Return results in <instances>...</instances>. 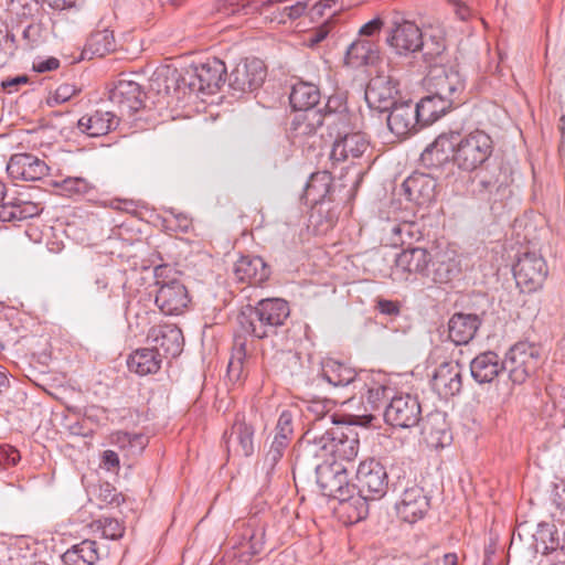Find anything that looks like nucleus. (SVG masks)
<instances>
[{"label":"nucleus","mask_w":565,"mask_h":565,"mask_svg":"<svg viewBox=\"0 0 565 565\" xmlns=\"http://www.w3.org/2000/svg\"><path fill=\"white\" fill-rule=\"evenodd\" d=\"M109 99L128 115H132L143 106V94L140 85L126 77H119L109 90Z\"/></svg>","instance_id":"obj_15"},{"label":"nucleus","mask_w":565,"mask_h":565,"mask_svg":"<svg viewBox=\"0 0 565 565\" xmlns=\"http://www.w3.org/2000/svg\"><path fill=\"white\" fill-rule=\"evenodd\" d=\"M148 340L153 343L152 349L161 353V355L177 356L182 351V332L173 324L156 326L151 328Z\"/></svg>","instance_id":"obj_20"},{"label":"nucleus","mask_w":565,"mask_h":565,"mask_svg":"<svg viewBox=\"0 0 565 565\" xmlns=\"http://www.w3.org/2000/svg\"><path fill=\"white\" fill-rule=\"evenodd\" d=\"M322 376L333 386H342L353 384L358 376L355 371L350 366L328 359L322 364Z\"/></svg>","instance_id":"obj_37"},{"label":"nucleus","mask_w":565,"mask_h":565,"mask_svg":"<svg viewBox=\"0 0 565 565\" xmlns=\"http://www.w3.org/2000/svg\"><path fill=\"white\" fill-rule=\"evenodd\" d=\"M243 363L241 358L231 359L227 366L228 379L233 382H238L243 379Z\"/></svg>","instance_id":"obj_52"},{"label":"nucleus","mask_w":565,"mask_h":565,"mask_svg":"<svg viewBox=\"0 0 565 565\" xmlns=\"http://www.w3.org/2000/svg\"><path fill=\"white\" fill-rule=\"evenodd\" d=\"M253 309L275 331L289 316V306L284 299H263Z\"/></svg>","instance_id":"obj_32"},{"label":"nucleus","mask_w":565,"mask_h":565,"mask_svg":"<svg viewBox=\"0 0 565 565\" xmlns=\"http://www.w3.org/2000/svg\"><path fill=\"white\" fill-rule=\"evenodd\" d=\"M422 407L418 399L409 394L394 396L384 412L385 422L394 427L411 428L418 424Z\"/></svg>","instance_id":"obj_8"},{"label":"nucleus","mask_w":565,"mask_h":565,"mask_svg":"<svg viewBox=\"0 0 565 565\" xmlns=\"http://www.w3.org/2000/svg\"><path fill=\"white\" fill-rule=\"evenodd\" d=\"M281 1L282 0H268L266 2H263L260 7V13L264 14L268 9L276 7Z\"/></svg>","instance_id":"obj_64"},{"label":"nucleus","mask_w":565,"mask_h":565,"mask_svg":"<svg viewBox=\"0 0 565 565\" xmlns=\"http://www.w3.org/2000/svg\"><path fill=\"white\" fill-rule=\"evenodd\" d=\"M429 509V499L424 489L418 486H412L403 492L401 500L396 504L398 516L408 523H415L422 520Z\"/></svg>","instance_id":"obj_16"},{"label":"nucleus","mask_w":565,"mask_h":565,"mask_svg":"<svg viewBox=\"0 0 565 565\" xmlns=\"http://www.w3.org/2000/svg\"><path fill=\"white\" fill-rule=\"evenodd\" d=\"M423 437L431 448H443L451 440L446 417L443 414L429 415L423 424Z\"/></svg>","instance_id":"obj_28"},{"label":"nucleus","mask_w":565,"mask_h":565,"mask_svg":"<svg viewBox=\"0 0 565 565\" xmlns=\"http://www.w3.org/2000/svg\"><path fill=\"white\" fill-rule=\"evenodd\" d=\"M317 483L323 495L334 501L353 491L349 486L345 468L337 461L317 468Z\"/></svg>","instance_id":"obj_12"},{"label":"nucleus","mask_w":565,"mask_h":565,"mask_svg":"<svg viewBox=\"0 0 565 565\" xmlns=\"http://www.w3.org/2000/svg\"><path fill=\"white\" fill-rule=\"evenodd\" d=\"M235 278L250 286L265 282L270 276V269L260 257L242 256L233 268Z\"/></svg>","instance_id":"obj_23"},{"label":"nucleus","mask_w":565,"mask_h":565,"mask_svg":"<svg viewBox=\"0 0 565 565\" xmlns=\"http://www.w3.org/2000/svg\"><path fill=\"white\" fill-rule=\"evenodd\" d=\"M470 370L478 383H490L504 370V365L497 353L484 352L471 361Z\"/></svg>","instance_id":"obj_27"},{"label":"nucleus","mask_w":565,"mask_h":565,"mask_svg":"<svg viewBox=\"0 0 565 565\" xmlns=\"http://www.w3.org/2000/svg\"><path fill=\"white\" fill-rule=\"evenodd\" d=\"M431 269H428L427 276L435 284H448L460 271V262L455 249L446 248L436 252L430 263Z\"/></svg>","instance_id":"obj_19"},{"label":"nucleus","mask_w":565,"mask_h":565,"mask_svg":"<svg viewBox=\"0 0 565 565\" xmlns=\"http://www.w3.org/2000/svg\"><path fill=\"white\" fill-rule=\"evenodd\" d=\"M552 503L565 521V483L556 484L552 493Z\"/></svg>","instance_id":"obj_50"},{"label":"nucleus","mask_w":565,"mask_h":565,"mask_svg":"<svg viewBox=\"0 0 565 565\" xmlns=\"http://www.w3.org/2000/svg\"><path fill=\"white\" fill-rule=\"evenodd\" d=\"M377 309L384 315H397L399 312V306L397 302L386 299L377 300Z\"/></svg>","instance_id":"obj_54"},{"label":"nucleus","mask_w":565,"mask_h":565,"mask_svg":"<svg viewBox=\"0 0 565 565\" xmlns=\"http://www.w3.org/2000/svg\"><path fill=\"white\" fill-rule=\"evenodd\" d=\"M452 103L440 97L431 92L430 95L420 99L415 106L417 115L422 125H430L446 114L451 107Z\"/></svg>","instance_id":"obj_31"},{"label":"nucleus","mask_w":565,"mask_h":565,"mask_svg":"<svg viewBox=\"0 0 565 565\" xmlns=\"http://www.w3.org/2000/svg\"><path fill=\"white\" fill-rule=\"evenodd\" d=\"M238 323L243 331L257 339H263L274 333V330L250 306L241 312Z\"/></svg>","instance_id":"obj_38"},{"label":"nucleus","mask_w":565,"mask_h":565,"mask_svg":"<svg viewBox=\"0 0 565 565\" xmlns=\"http://www.w3.org/2000/svg\"><path fill=\"white\" fill-rule=\"evenodd\" d=\"M253 428L246 423H235L227 438V447L236 455L248 457L254 451Z\"/></svg>","instance_id":"obj_34"},{"label":"nucleus","mask_w":565,"mask_h":565,"mask_svg":"<svg viewBox=\"0 0 565 565\" xmlns=\"http://www.w3.org/2000/svg\"><path fill=\"white\" fill-rule=\"evenodd\" d=\"M58 66H60L58 60L55 57H50L46 61L39 62L34 66V68L40 73H44V72L56 70Z\"/></svg>","instance_id":"obj_58"},{"label":"nucleus","mask_w":565,"mask_h":565,"mask_svg":"<svg viewBox=\"0 0 565 565\" xmlns=\"http://www.w3.org/2000/svg\"><path fill=\"white\" fill-rule=\"evenodd\" d=\"M354 388L360 392L362 397L365 396L366 402L374 409L386 397L388 391L387 379L382 373H362L354 381Z\"/></svg>","instance_id":"obj_25"},{"label":"nucleus","mask_w":565,"mask_h":565,"mask_svg":"<svg viewBox=\"0 0 565 565\" xmlns=\"http://www.w3.org/2000/svg\"><path fill=\"white\" fill-rule=\"evenodd\" d=\"M369 148L370 141L364 132L343 125L333 142L331 158L335 161L355 160Z\"/></svg>","instance_id":"obj_10"},{"label":"nucleus","mask_w":565,"mask_h":565,"mask_svg":"<svg viewBox=\"0 0 565 565\" xmlns=\"http://www.w3.org/2000/svg\"><path fill=\"white\" fill-rule=\"evenodd\" d=\"M328 443L323 445V449L328 450L338 460H353L358 452L360 441L358 435L351 428H337L332 430Z\"/></svg>","instance_id":"obj_18"},{"label":"nucleus","mask_w":565,"mask_h":565,"mask_svg":"<svg viewBox=\"0 0 565 565\" xmlns=\"http://www.w3.org/2000/svg\"><path fill=\"white\" fill-rule=\"evenodd\" d=\"M28 83V77L26 76H17L14 78H11V79H7L4 82H2V87L4 89L8 90V93H13L15 90H18V87L20 85H23V84H26Z\"/></svg>","instance_id":"obj_57"},{"label":"nucleus","mask_w":565,"mask_h":565,"mask_svg":"<svg viewBox=\"0 0 565 565\" xmlns=\"http://www.w3.org/2000/svg\"><path fill=\"white\" fill-rule=\"evenodd\" d=\"M540 362V350L529 342L515 343L505 354L504 370L515 384L524 383L535 371Z\"/></svg>","instance_id":"obj_2"},{"label":"nucleus","mask_w":565,"mask_h":565,"mask_svg":"<svg viewBox=\"0 0 565 565\" xmlns=\"http://www.w3.org/2000/svg\"><path fill=\"white\" fill-rule=\"evenodd\" d=\"M156 305L168 316L182 315L189 307L191 299L184 284L179 279L158 282Z\"/></svg>","instance_id":"obj_9"},{"label":"nucleus","mask_w":565,"mask_h":565,"mask_svg":"<svg viewBox=\"0 0 565 565\" xmlns=\"http://www.w3.org/2000/svg\"><path fill=\"white\" fill-rule=\"evenodd\" d=\"M225 64L216 58H207L192 67L189 86L192 90L203 94L216 93L224 82Z\"/></svg>","instance_id":"obj_6"},{"label":"nucleus","mask_w":565,"mask_h":565,"mask_svg":"<svg viewBox=\"0 0 565 565\" xmlns=\"http://www.w3.org/2000/svg\"><path fill=\"white\" fill-rule=\"evenodd\" d=\"M8 173L14 180L35 181L47 173L44 161L30 153H17L11 157L7 166Z\"/></svg>","instance_id":"obj_17"},{"label":"nucleus","mask_w":565,"mask_h":565,"mask_svg":"<svg viewBox=\"0 0 565 565\" xmlns=\"http://www.w3.org/2000/svg\"><path fill=\"white\" fill-rule=\"evenodd\" d=\"M92 527L102 532V536L109 540H118L125 533V526L116 519L103 518L95 521Z\"/></svg>","instance_id":"obj_44"},{"label":"nucleus","mask_w":565,"mask_h":565,"mask_svg":"<svg viewBox=\"0 0 565 565\" xmlns=\"http://www.w3.org/2000/svg\"><path fill=\"white\" fill-rule=\"evenodd\" d=\"M10 559V551L7 540L0 535V565H4Z\"/></svg>","instance_id":"obj_60"},{"label":"nucleus","mask_w":565,"mask_h":565,"mask_svg":"<svg viewBox=\"0 0 565 565\" xmlns=\"http://www.w3.org/2000/svg\"><path fill=\"white\" fill-rule=\"evenodd\" d=\"M418 124L422 122L415 106L411 102L394 105L387 117L390 130L401 138L415 131Z\"/></svg>","instance_id":"obj_24"},{"label":"nucleus","mask_w":565,"mask_h":565,"mask_svg":"<svg viewBox=\"0 0 565 565\" xmlns=\"http://www.w3.org/2000/svg\"><path fill=\"white\" fill-rule=\"evenodd\" d=\"M72 88L68 85L60 86L56 89V96L61 98L63 102L67 100L71 97Z\"/></svg>","instance_id":"obj_61"},{"label":"nucleus","mask_w":565,"mask_h":565,"mask_svg":"<svg viewBox=\"0 0 565 565\" xmlns=\"http://www.w3.org/2000/svg\"><path fill=\"white\" fill-rule=\"evenodd\" d=\"M49 2L56 9H64L65 7H70L74 0H49Z\"/></svg>","instance_id":"obj_62"},{"label":"nucleus","mask_w":565,"mask_h":565,"mask_svg":"<svg viewBox=\"0 0 565 565\" xmlns=\"http://www.w3.org/2000/svg\"><path fill=\"white\" fill-rule=\"evenodd\" d=\"M355 482L360 493L372 500L380 499L387 489V473L380 461L369 458L360 462Z\"/></svg>","instance_id":"obj_4"},{"label":"nucleus","mask_w":565,"mask_h":565,"mask_svg":"<svg viewBox=\"0 0 565 565\" xmlns=\"http://www.w3.org/2000/svg\"><path fill=\"white\" fill-rule=\"evenodd\" d=\"M398 83L386 76H377L370 81L365 89V100L370 108L379 111L388 110L395 104Z\"/></svg>","instance_id":"obj_14"},{"label":"nucleus","mask_w":565,"mask_h":565,"mask_svg":"<svg viewBox=\"0 0 565 565\" xmlns=\"http://www.w3.org/2000/svg\"><path fill=\"white\" fill-rule=\"evenodd\" d=\"M21 199L0 203V220L2 222L22 221Z\"/></svg>","instance_id":"obj_46"},{"label":"nucleus","mask_w":565,"mask_h":565,"mask_svg":"<svg viewBox=\"0 0 565 565\" xmlns=\"http://www.w3.org/2000/svg\"><path fill=\"white\" fill-rule=\"evenodd\" d=\"M382 25H383V22L381 19H379V18L373 19L370 22L365 23L360 29V34L371 36L373 34H375L376 32H379L381 30Z\"/></svg>","instance_id":"obj_55"},{"label":"nucleus","mask_w":565,"mask_h":565,"mask_svg":"<svg viewBox=\"0 0 565 565\" xmlns=\"http://www.w3.org/2000/svg\"><path fill=\"white\" fill-rule=\"evenodd\" d=\"M108 439L111 445L118 447L126 456L140 454L147 445V438L140 434L130 435L124 431H116L110 434Z\"/></svg>","instance_id":"obj_40"},{"label":"nucleus","mask_w":565,"mask_h":565,"mask_svg":"<svg viewBox=\"0 0 565 565\" xmlns=\"http://www.w3.org/2000/svg\"><path fill=\"white\" fill-rule=\"evenodd\" d=\"M376 57L374 43L369 40H356L347 51V63L351 66L369 64Z\"/></svg>","instance_id":"obj_41"},{"label":"nucleus","mask_w":565,"mask_h":565,"mask_svg":"<svg viewBox=\"0 0 565 565\" xmlns=\"http://www.w3.org/2000/svg\"><path fill=\"white\" fill-rule=\"evenodd\" d=\"M20 460V452L9 445L0 446V465L14 466Z\"/></svg>","instance_id":"obj_51"},{"label":"nucleus","mask_w":565,"mask_h":565,"mask_svg":"<svg viewBox=\"0 0 565 565\" xmlns=\"http://www.w3.org/2000/svg\"><path fill=\"white\" fill-rule=\"evenodd\" d=\"M98 559L96 542L84 540L67 550L63 555L65 565H94Z\"/></svg>","instance_id":"obj_36"},{"label":"nucleus","mask_w":565,"mask_h":565,"mask_svg":"<svg viewBox=\"0 0 565 565\" xmlns=\"http://www.w3.org/2000/svg\"><path fill=\"white\" fill-rule=\"evenodd\" d=\"M319 99L318 88L303 82L294 85L290 94V104L298 111L316 110L315 106L319 103Z\"/></svg>","instance_id":"obj_35"},{"label":"nucleus","mask_w":565,"mask_h":565,"mask_svg":"<svg viewBox=\"0 0 565 565\" xmlns=\"http://www.w3.org/2000/svg\"><path fill=\"white\" fill-rule=\"evenodd\" d=\"M479 324L475 315L456 313L448 323L449 338L457 345L467 344L475 337Z\"/></svg>","instance_id":"obj_29"},{"label":"nucleus","mask_w":565,"mask_h":565,"mask_svg":"<svg viewBox=\"0 0 565 565\" xmlns=\"http://www.w3.org/2000/svg\"><path fill=\"white\" fill-rule=\"evenodd\" d=\"M493 141L490 135L476 129L468 134L447 131L440 134L422 153V160L430 167L452 163L459 171L471 173L479 170L491 157Z\"/></svg>","instance_id":"obj_1"},{"label":"nucleus","mask_w":565,"mask_h":565,"mask_svg":"<svg viewBox=\"0 0 565 565\" xmlns=\"http://www.w3.org/2000/svg\"><path fill=\"white\" fill-rule=\"evenodd\" d=\"M55 186L60 188L64 194L73 195V194H84L87 193L92 185L84 178H66L61 182H56Z\"/></svg>","instance_id":"obj_45"},{"label":"nucleus","mask_w":565,"mask_h":565,"mask_svg":"<svg viewBox=\"0 0 565 565\" xmlns=\"http://www.w3.org/2000/svg\"><path fill=\"white\" fill-rule=\"evenodd\" d=\"M102 465L107 470H118L120 466L118 454L114 450H105L102 455Z\"/></svg>","instance_id":"obj_53"},{"label":"nucleus","mask_w":565,"mask_h":565,"mask_svg":"<svg viewBox=\"0 0 565 565\" xmlns=\"http://www.w3.org/2000/svg\"><path fill=\"white\" fill-rule=\"evenodd\" d=\"M433 255L426 248H405L397 254L390 276L398 282L408 281L412 275L427 276Z\"/></svg>","instance_id":"obj_3"},{"label":"nucleus","mask_w":565,"mask_h":565,"mask_svg":"<svg viewBox=\"0 0 565 565\" xmlns=\"http://www.w3.org/2000/svg\"><path fill=\"white\" fill-rule=\"evenodd\" d=\"M115 36L108 29L95 31L85 45V53L90 56H104L115 50Z\"/></svg>","instance_id":"obj_39"},{"label":"nucleus","mask_w":565,"mask_h":565,"mask_svg":"<svg viewBox=\"0 0 565 565\" xmlns=\"http://www.w3.org/2000/svg\"><path fill=\"white\" fill-rule=\"evenodd\" d=\"M117 125L118 118L110 111L97 110L82 116L78 120V129L89 137L105 136Z\"/></svg>","instance_id":"obj_26"},{"label":"nucleus","mask_w":565,"mask_h":565,"mask_svg":"<svg viewBox=\"0 0 565 565\" xmlns=\"http://www.w3.org/2000/svg\"><path fill=\"white\" fill-rule=\"evenodd\" d=\"M306 6L302 3H297L290 7H285L281 12H279L277 15L271 17L270 21H277L278 23H285L286 17L289 19H297L301 17L305 12Z\"/></svg>","instance_id":"obj_49"},{"label":"nucleus","mask_w":565,"mask_h":565,"mask_svg":"<svg viewBox=\"0 0 565 565\" xmlns=\"http://www.w3.org/2000/svg\"><path fill=\"white\" fill-rule=\"evenodd\" d=\"M454 10L461 20H466L470 17V9L460 1H452Z\"/></svg>","instance_id":"obj_59"},{"label":"nucleus","mask_w":565,"mask_h":565,"mask_svg":"<svg viewBox=\"0 0 565 565\" xmlns=\"http://www.w3.org/2000/svg\"><path fill=\"white\" fill-rule=\"evenodd\" d=\"M513 275L522 292H534L542 287L546 278V263L535 254H525L514 265Z\"/></svg>","instance_id":"obj_5"},{"label":"nucleus","mask_w":565,"mask_h":565,"mask_svg":"<svg viewBox=\"0 0 565 565\" xmlns=\"http://www.w3.org/2000/svg\"><path fill=\"white\" fill-rule=\"evenodd\" d=\"M266 77V68L258 58H245L237 63L230 74V86L237 92H253L262 86Z\"/></svg>","instance_id":"obj_11"},{"label":"nucleus","mask_w":565,"mask_h":565,"mask_svg":"<svg viewBox=\"0 0 565 565\" xmlns=\"http://www.w3.org/2000/svg\"><path fill=\"white\" fill-rule=\"evenodd\" d=\"M22 209V220L33 217L40 213V207L38 204L29 201H21Z\"/></svg>","instance_id":"obj_56"},{"label":"nucleus","mask_w":565,"mask_h":565,"mask_svg":"<svg viewBox=\"0 0 565 565\" xmlns=\"http://www.w3.org/2000/svg\"><path fill=\"white\" fill-rule=\"evenodd\" d=\"M321 125V116L317 110L300 111L292 121V129L297 136L313 134Z\"/></svg>","instance_id":"obj_43"},{"label":"nucleus","mask_w":565,"mask_h":565,"mask_svg":"<svg viewBox=\"0 0 565 565\" xmlns=\"http://www.w3.org/2000/svg\"><path fill=\"white\" fill-rule=\"evenodd\" d=\"M427 85L431 92L455 104L463 90L465 84L459 72L443 65H433L427 75Z\"/></svg>","instance_id":"obj_7"},{"label":"nucleus","mask_w":565,"mask_h":565,"mask_svg":"<svg viewBox=\"0 0 565 565\" xmlns=\"http://www.w3.org/2000/svg\"><path fill=\"white\" fill-rule=\"evenodd\" d=\"M387 42L397 54L407 55L423 47V32L414 22L403 21L394 25Z\"/></svg>","instance_id":"obj_13"},{"label":"nucleus","mask_w":565,"mask_h":565,"mask_svg":"<svg viewBox=\"0 0 565 565\" xmlns=\"http://www.w3.org/2000/svg\"><path fill=\"white\" fill-rule=\"evenodd\" d=\"M443 562L444 565H458V556L455 553L445 554Z\"/></svg>","instance_id":"obj_63"},{"label":"nucleus","mask_w":565,"mask_h":565,"mask_svg":"<svg viewBox=\"0 0 565 565\" xmlns=\"http://www.w3.org/2000/svg\"><path fill=\"white\" fill-rule=\"evenodd\" d=\"M160 364L161 353L147 348L136 350L127 360L129 371L141 376L156 373Z\"/></svg>","instance_id":"obj_33"},{"label":"nucleus","mask_w":565,"mask_h":565,"mask_svg":"<svg viewBox=\"0 0 565 565\" xmlns=\"http://www.w3.org/2000/svg\"><path fill=\"white\" fill-rule=\"evenodd\" d=\"M404 193L409 201L424 204L434 195V181L424 173H413L402 184Z\"/></svg>","instance_id":"obj_30"},{"label":"nucleus","mask_w":565,"mask_h":565,"mask_svg":"<svg viewBox=\"0 0 565 565\" xmlns=\"http://www.w3.org/2000/svg\"><path fill=\"white\" fill-rule=\"evenodd\" d=\"M331 175L328 172L313 173L306 186V196L312 202L322 200L329 192Z\"/></svg>","instance_id":"obj_42"},{"label":"nucleus","mask_w":565,"mask_h":565,"mask_svg":"<svg viewBox=\"0 0 565 565\" xmlns=\"http://www.w3.org/2000/svg\"><path fill=\"white\" fill-rule=\"evenodd\" d=\"M370 498L353 491L335 501L333 512L344 524H354L366 518Z\"/></svg>","instance_id":"obj_22"},{"label":"nucleus","mask_w":565,"mask_h":565,"mask_svg":"<svg viewBox=\"0 0 565 565\" xmlns=\"http://www.w3.org/2000/svg\"><path fill=\"white\" fill-rule=\"evenodd\" d=\"M292 416L289 412H282L277 423V435L275 441L282 445V440H286L292 433Z\"/></svg>","instance_id":"obj_47"},{"label":"nucleus","mask_w":565,"mask_h":565,"mask_svg":"<svg viewBox=\"0 0 565 565\" xmlns=\"http://www.w3.org/2000/svg\"><path fill=\"white\" fill-rule=\"evenodd\" d=\"M431 386L441 397L455 396L461 391V366L458 362H446L436 370Z\"/></svg>","instance_id":"obj_21"},{"label":"nucleus","mask_w":565,"mask_h":565,"mask_svg":"<svg viewBox=\"0 0 565 565\" xmlns=\"http://www.w3.org/2000/svg\"><path fill=\"white\" fill-rule=\"evenodd\" d=\"M330 29H331L330 24L324 23V24L309 31L308 33H306L303 35L302 44L308 47L316 46L317 44H319L321 41H323L328 36Z\"/></svg>","instance_id":"obj_48"}]
</instances>
